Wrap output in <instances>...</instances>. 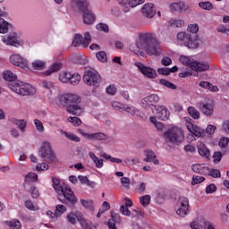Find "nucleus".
Instances as JSON below:
<instances>
[{
    "instance_id": "6e6d98bb",
    "label": "nucleus",
    "mask_w": 229,
    "mask_h": 229,
    "mask_svg": "<svg viewBox=\"0 0 229 229\" xmlns=\"http://www.w3.org/2000/svg\"><path fill=\"white\" fill-rule=\"evenodd\" d=\"M68 123H72V124H73V126H81V119H80L79 117L76 116H70L67 119Z\"/></svg>"
},
{
    "instance_id": "a18cd8bd",
    "label": "nucleus",
    "mask_w": 229,
    "mask_h": 229,
    "mask_svg": "<svg viewBox=\"0 0 229 229\" xmlns=\"http://www.w3.org/2000/svg\"><path fill=\"white\" fill-rule=\"evenodd\" d=\"M39 85L42 89H45V90H51V89L55 88L51 81H42Z\"/></svg>"
},
{
    "instance_id": "13d9d810",
    "label": "nucleus",
    "mask_w": 229,
    "mask_h": 229,
    "mask_svg": "<svg viewBox=\"0 0 229 229\" xmlns=\"http://www.w3.org/2000/svg\"><path fill=\"white\" fill-rule=\"evenodd\" d=\"M64 134L65 135L66 139H69L73 142H80V140H81V139H80V137H78L76 134L68 133L67 131H64Z\"/></svg>"
},
{
    "instance_id": "6e6552de",
    "label": "nucleus",
    "mask_w": 229,
    "mask_h": 229,
    "mask_svg": "<svg viewBox=\"0 0 229 229\" xmlns=\"http://www.w3.org/2000/svg\"><path fill=\"white\" fill-rule=\"evenodd\" d=\"M83 81L89 87L98 89L101 85V75L93 69H87L83 75Z\"/></svg>"
},
{
    "instance_id": "c9c22d12",
    "label": "nucleus",
    "mask_w": 229,
    "mask_h": 229,
    "mask_svg": "<svg viewBox=\"0 0 229 229\" xmlns=\"http://www.w3.org/2000/svg\"><path fill=\"white\" fill-rule=\"evenodd\" d=\"M177 38H178V40L182 42V44L187 46V44L189 42V38H191V35L187 34V32H179L177 34Z\"/></svg>"
},
{
    "instance_id": "864d4df0",
    "label": "nucleus",
    "mask_w": 229,
    "mask_h": 229,
    "mask_svg": "<svg viewBox=\"0 0 229 229\" xmlns=\"http://www.w3.org/2000/svg\"><path fill=\"white\" fill-rule=\"evenodd\" d=\"M206 173H208V176H212V178H221V172L217 169L208 168Z\"/></svg>"
},
{
    "instance_id": "4c0bfd02",
    "label": "nucleus",
    "mask_w": 229,
    "mask_h": 229,
    "mask_svg": "<svg viewBox=\"0 0 229 229\" xmlns=\"http://www.w3.org/2000/svg\"><path fill=\"white\" fill-rule=\"evenodd\" d=\"M78 179L81 182V185H88V187H92V185H94V182L89 180V177L85 175H79Z\"/></svg>"
},
{
    "instance_id": "cd10ccee",
    "label": "nucleus",
    "mask_w": 229,
    "mask_h": 229,
    "mask_svg": "<svg viewBox=\"0 0 229 229\" xmlns=\"http://www.w3.org/2000/svg\"><path fill=\"white\" fill-rule=\"evenodd\" d=\"M115 221L121 222V216L112 215V218L108 220L107 226L109 229H117L115 227Z\"/></svg>"
},
{
    "instance_id": "9d476101",
    "label": "nucleus",
    "mask_w": 229,
    "mask_h": 229,
    "mask_svg": "<svg viewBox=\"0 0 229 229\" xmlns=\"http://www.w3.org/2000/svg\"><path fill=\"white\" fill-rule=\"evenodd\" d=\"M179 208L176 210L177 216L180 217H185L187 212H189V199L187 197H181L177 203Z\"/></svg>"
},
{
    "instance_id": "de8ad7c7",
    "label": "nucleus",
    "mask_w": 229,
    "mask_h": 229,
    "mask_svg": "<svg viewBox=\"0 0 229 229\" xmlns=\"http://www.w3.org/2000/svg\"><path fill=\"white\" fill-rule=\"evenodd\" d=\"M7 44H9V46H14L15 47H17V46H21L19 39H17V37L15 36H9L7 38Z\"/></svg>"
},
{
    "instance_id": "e433bc0d",
    "label": "nucleus",
    "mask_w": 229,
    "mask_h": 229,
    "mask_svg": "<svg viewBox=\"0 0 229 229\" xmlns=\"http://www.w3.org/2000/svg\"><path fill=\"white\" fill-rule=\"evenodd\" d=\"M130 51L132 53H135V55H140V51H142V48L139 46V39L137 40L136 43H132L129 46Z\"/></svg>"
},
{
    "instance_id": "f03ea898",
    "label": "nucleus",
    "mask_w": 229,
    "mask_h": 229,
    "mask_svg": "<svg viewBox=\"0 0 229 229\" xmlns=\"http://www.w3.org/2000/svg\"><path fill=\"white\" fill-rule=\"evenodd\" d=\"M59 103L66 106V112L72 115H81L83 109L78 103H81V98L76 94L66 93L59 97Z\"/></svg>"
},
{
    "instance_id": "79ce46f5",
    "label": "nucleus",
    "mask_w": 229,
    "mask_h": 229,
    "mask_svg": "<svg viewBox=\"0 0 229 229\" xmlns=\"http://www.w3.org/2000/svg\"><path fill=\"white\" fill-rule=\"evenodd\" d=\"M199 6L202 10H206L208 12H210V10H213L214 8V4H212V3H210L209 1L199 3Z\"/></svg>"
},
{
    "instance_id": "0e129e2a",
    "label": "nucleus",
    "mask_w": 229,
    "mask_h": 229,
    "mask_svg": "<svg viewBox=\"0 0 229 229\" xmlns=\"http://www.w3.org/2000/svg\"><path fill=\"white\" fill-rule=\"evenodd\" d=\"M222 159H223V153L219 151H216L214 153L213 162H215V164H219V162H221Z\"/></svg>"
},
{
    "instance_id": "9b49d317",
    "label": "nucleus",
    "mask_w": 229,
    "mask_h": 229,
    "mask_svg": "<svg viewBox=\"0 0 229 229\" xmlns=\"http://www.w3.org/2000/svg\"><path fill=\"white\" fill-rule=\"evenodd\" d=\"M10 62L13 65L16 67H21V69H29L30 65L28 64V60L24 59L19 54H13L10 56Z\"/></svg>"
},
{
    "instance_id": "f3484780",
    "label": "nucleus",
    "mask_w": 229,
    "mask_h": 229,
    "mask_svg": "<svg viewBox=\"0 0 229 229\" xmlns=\"http://www.w3.org/2000/svg\"><path fill=\"white\" fill-rule=\"evenodd\" d=\"M199 108L202 114H204V115H207V117H211V115H214V106L211 104L200 103Z\"/></svg>"
},
{
    "instance_id": "7ed1b4c3",
    "label": "nucleus",
    "mask_w": 229,
    "mask_h": 229,
    "mask_svg": "<svg viewBox=\"0 0 229 229\" xmlns=\"http://www.w3.org/2000/svg\"><path fill=\"white\" fill-rule=\"evenodd\" d=\"M52 183L55 192H57L58 194L57 199H59V201H62V203H64V201H67L68 203H70V205H74L78 202V199H76V196L74 195L72 190L65 186V184L62 182L60 179L53 177ZM62 198H64V199L62 200Z\"/></svg>"
},
{
    "instance_id": "4d7b16f0",
    "label": "nucleus",
    "mask_w": 229,
    "mask_h": 229,
    "mask_svg": "<svg viewBox=\"0 0 229 229\" xmlns=\"http://www.w3.org/2000/svg\"><path fill=\"white\" fill-rule=\"evenodd\" d=\"M187 31H189V33L196 34L199 31V26L196 23L189 24L187 28Z\"/></svg>"
},
{
    "instance_id": "b1692460",
    "label": "nucleus",
    "mask_w": 229,
    "mask_h": 229,
    "mask_svg": "<svg viewBox=\"0 0 229 229\" xmlns=\"http://www.w3.org/2000/svg\"><path fill=\"white\" fill-rule=\"evenodd\" d=\"M145 156L147 158L144 159V162H151V160H153V164H155V165H158L159 161L158 159H156L157 155L155 152H153V150H145Z\"/></svg>"
},
{
    "instance_id": "20e7f679",
    "label": "nucleus",
    "mask_w": 229,
    "mask_h": 229,
    "mask_svg": "<svg viewBox=\"0 0 229 229\" xmlns=\"http://www.w3.org/2000/svg\"><path fill=\"white\" fill-rule=\"evenodd\" d=\"M74 4H77L80 12L82 13L84 24H92L96 21V15L92 10L89 9V1L87 0H72Z\"/></svg>"
},
{
    "instance_id": "680f3d73",
    "label": "nucleus",
    "mask_w": 229,
    "mask_h": 229,
    "mask_svg": "<svg viewBox=\"0 0 229 229\" xmlns=\"http://www.w3.org/2000/svg\"><path fill=\"white\" fill-rule=\"evenodd\" d=\"M202 182H205V177L199 176V175H193L191 185H198V183H202Z\"/></svg>"
},
{
    "instance_id": "e2e57ef3",
    "label": "nucleus",
    "mask_w": 229,
    "mask_h": 229,
    "mask_svg": "<svg viewBox=\"0 0 229 229\" xmlns=\"http://www.w3.org/2000/svg\"><path fill=\"white\" fill-rule=\"evenodd\" d=\"M216 31H218V33H223L224 35L229 36V26L219 25L216 28Z\"/></svg>"
},
{
    "instance_id": "0eeeda50",
    "label": "nucleus",
    "mask_w": 229,
    "mask_h": 229,
    "mask_svg": "<svg viewBox=\"0 0 229 229\" xmlns=\"http://www.w3.org/2000/svg\"><path fill=\"white\" fill-rule=\"evenodd\" d=\"M179 61L181 62V64H182V65L190 67L191 71H195L196 72H203L210 69V64H208V63H199L198 61H191L189 56L181 55Z\"/></svg>"
},
{
    "instance_id": "58836bf2",
    "label": "nucleus",
    "mask_w": 229,
    "mask_h": 229,
    "mask_svg": "<svg viewBox=\"0 0 229 229\" xmlns=\"http://www.w3.org/2000/svg\"><path fill=\"white\" fill-rule=\"evenodd\" d=\"M62 63H55L51 67L50 71L46 72V75L49 76V74H53V72H56V71H60L62 69Z\"/></svg>"
},
{
    "instance_id": "39448f33",
    "label": "nucleus",
    "mask_w": 229,
    "mask_h": 229,
    "mask_svg": "<svg viewBox=\"0 0 229 229\" xmlns=\"http://www.w3.org/2000/svg\"><path fill=\"white\" fill-rule=\"evenodd\" d=\"M9 89L19 96H33L36 89L31 84L18 81L8 84Z\"/></svg>"
},
{
    "instance_id": "69168bd1",
    "label": "nucleus",
    "mask_w": 229,
    "mask_h": 229,
    "mask_svg": "<svg viewBox=\"0 0 229 229\" xmlns=\"http://www.w3.org/2000/svg\"><path fill=\"white\" fill-rule=\"evenodd\" d=\"M173 28H182L185 26V21L183 20H175L171 23Z\"/></svg>"
},
{
    "instance_id": "c03bdc74",
    "label": "nucleus",
    "mask_w": 229,
    "mask_h": 229,
    "mask_svg": "<svg viewBox=\"0 0 229 229\" xmlns=\"http://www.w3.org/2000/svg\"><path fill=\"white\" fill-rule=\"evenodd\" d=\"M101 157L103 158H106V160H110V162H113L114 164H122L123 160L117 157H112V156H108L106 153H102Z\"/></svg>"
},
{
    "instance_id": "2f4dec72",
    "label": "nucleus",
    "mask_w": 229,
    "mask_h": 229,
    "mask_svg": "<svg viewBox=\"0 0 229 229\" xmlns=\"http://www.w3.org/2000/svg\"><path fill=\"white\" fill-rule=\"evenodd\" d=\"M72 73L70 72H62L59 74V81L61 83H69Z\"/></svg>"
},
{
    "instance_id": "423d86ee",
    "label": "nucleus",
    "mask_w": 229,
    "mask_h": 229,
    "mask_svg": "<svg viewBox=\"0 0 229 229\" xmlns=\"http://www.w3.org/2000/svg\"><path fill=\"white\" fill-rule=\"evenodd\" d=\"M164 137L166 142H170V144H182V142L185 140L183 131L177 126L167 129Z\"/></svg>"
},
{
    "instance_id": "09e8293b",
    "label": "nucleus",
    "mask_w": 229,
    "mask_h": 229,
    "mask_svg": "<svg viewBox=\"0 0 229 229\" xmlns=\"http://www.w3.org/2000/svg\"><path fill=\"white\" fill-rule=\"evenodd\" d=\"M90 42H92V36H90L89 32H86L84 34L82 47H89Z\"/></svg>"
},
{
    "instance_id": "49530a36",
    "label": "nucleus",
    "mask_w": 229,
    "mask_h": 229,
    "mask_svg": "<svg viewBox=\"0 0 229 229\" xmlns=\"http://www.w3.org/2000/svg\"><path fill=\"white\" fill-rule=\"evenodd\" d=\"M6 224L11 229H21V227L22 226L21 221L15 219L6 222Z\"/></svg>"
},
{
    "instance_id": "f8f14e48",
    "label": "nucleus",
    "mask_w": 229,
    "mask_h": 229,
    "mask_svg": "<svg viewBox=\"0 0 229 229\" xmlns=\"http://www.w3.org/2000/svg\"><path fill=\"white\" fill-rule=\"evenodd\" d=\"M40 157L41 158H46V157H49V158H55V152H53V148H51V143L45 141L40 148Z\"/></svg>"
},
{
    "instance_id": "2eb2a0df",
    "label": "nucleus",
    "mask_w": 229,
    "mask_h": 229,
    "mask_svg": "<svg viewBox=\"0 0 229 229\" xmlns=\"http://www.w3.org/2000/svg\"><path fill=\"white\" fill-rule=\"evenodd\" d=\"M80 133L82 137H85V139H88L89 140H106V134L102 132H96V133H86L83 132V131H80Z\"/></svg>"
},
{
    "instance_id": "8fccbe9b",
    "label": "nucleus",
    "mask_w": 229,
    "mask_h": 229,
    "mask_svg": "<svg viewBox=\"0 0 229 229\" xmlns=\"http://www.w3.org/2000/svg\"><path fill=\"white\" fill-rule=\"evenodd\" d=\"M81 203L82 207L88 208L89 210H92V208H94V201H92L91 199H81Z\"/></svg>"
},
{
    "instance_id": "052dcab7",
    "label": "nucleus",
    "mask_w": 229,
    "mask_h": 229,
    "mask_svg": "<svg viewBox=\"0 0 229 229\" xmlns=\"http://www.w3.org/2000/svg\"><path fill=\"white\" fill-rule=\"evenodd\" d=\"M228 143H229L228 137H222L218 142V146L223 149L228 147Z\"/></svg>"
},
{
    "instance_id": "37998d69",
    "label": "nucleus",
    "mask_w": 229,
    "mask_h": 229,
    "mask_svg": "<svg viewBox=\"0 0 229 229\" xmlns=\"http://www.w3.org/2000/svg\"><path fill=\"white\" fill-rule=\"evenodd\" d=\"M32 67L36 71H42L46 67V63L44 61L36 60L32 63Z\"/></svg>"
},
{
    "instance_id": "a211bd4d",
    "label": "nucleus",
    "mask_w": 229,
    "mask_h": 229,
    "mask_svg": "<svg viewBox=\"0 0 229 229\" xmlns=\"http://www.w3.org/2000/svg\"><path fill=\"white\" fill-rule=\"evenodd\" d=\"M198 152L200 157H203L204 158H208L210 157V149H208L207 145H205L203 142L198 143Z\"/></svg>"
},
{
    "instance_id": "a19ab883",
    "label": "nucleus",
    "mask_w": 229,
    "mask_h": 229,
    "mask_svg": "<svg viewBox=\"0 0 229 229\" xmlns=\"http://www.w3.org/2000/svg\"><path fill=\"white\" fill-rule=\"evenodd\" d=\"M188 114L192 117V119H199V111H198L194 106L188 107Z\"/></svg>"
},
{
    "instance_id": "bb28decb",
    "label": "nucleus",
    "mask_w": 229,
    "mask_h": 229,
    "mask_svg": "<svg viewBox=\"0 0 229 229\" xmlns=\"http://www.w3.org/2000/svg\"><path fill=\"white\" fill-rule=\"evenodd\" d=\"M191 170L194 173H199V174H206L207 171H208V166H201L199 164L192 165Z\"/></svg>"
},
{
    "instance_id": "774afa93",
    "label": "nucleus",
    "mask_w": 229,
    "mask_h": 229,
    "mask_svg": "<svg viewBox=\"0 0 229 229\" xmlns=\"http://www.w3.org/2000/svg\"><path fill=\"white\" fill-rule=\"evenodd\" d=\"M96 29L98 31H104L105 33H108V25L106 23H98L96 26Z\"/></svg>"
},
{
    "instance_id": "6ab92c4d",
    "label": "nucleus",
    "mask_w": 229,
    "mask_h": 229,
    "mask_svg": "<svg viewBox=\"0 0 229 229\" xmlns=\"http://www.w3.org/2000/svg\"><path fill=\"white\" fill-rule=\"evenodd\" d=\"M199 42H201V39H199V36H194L193 38L190 36L189 42L186 46L189 49H198L199 47Z\"/></svg>"
},
{
    "instance_id": "dca6fc26",
    "label": "nucleus",
    "mask_w": 229,
    "mask_h": 229,
    "mask_svg": "<svg viewBox=\"0 0 229 229\" xmlns=\"http://www.w3.org/2000/svg\"><path fill=\"white\" fill-rule=\"evenodd\" d=\"M158 101H160V97L157 94H151L141 100V106L142 108H148V106L144 105H149V103L151 105L153 103H158Z\"/></svg>"
},
{
    "instance_id": "4be33fe9",
    "label": "nucleus",
    "mask_w": 229,
    "mask_h": 229,
    "mask_svg": "<svg viewBox=\"0 0 229 229\" xmlns=\"http://www.w3.org/2000/svg\"><path fill=\"white\" fill-rule=\"evenodd\" d=\"M38 175L35 173H30L25 176L24 189H28L30 185H33V182H37Z\"/></svg>"
},
{
    "instance_id": "412c9836",
    "label": "nucleus",
    "mask_w": 229,
    "mask_h": 229,
    "mask_svg": "<svg viewBox=\"0 0 229 229\" xmlns=\"http://www.w3.org/2000/svg\"><path fill=\"white\" fill-rule=\"evenodd\" d=\"M186 128L191 135H194L195 137H201V131H199V128L196 125H194L191 122H186Z\"/></svg>"
},
{
    "instance_id": "393cba45",
    "label": "nucleus",
    "mask_w": 229,
    "mask_h": 229,
    "mask_svg": "<svg viewBox=\"0 0 229 229\" xmlns=\"http://www.w3.org/2000/svg\"><path fill=\"white\" fill-rule=\"evenodd\" d=\"M124 112L131 114L133 117H136V118L142 117L143 115L142 111L130 106L124 107Z\"/></svg>"
},
{
    "instance_id": "5701e85b",
    "label": "nucleus",
    "mask_w": 229,
    "mask_h": 229,
    "mask_svg": "<svg viewBox=\"0 0 229 229\" xmlns=\"http://www.w3.org/2000/svg\"><path fill=\"white\" fill-rule=\"evenodd\" d=\"M11 121L13 124H15L22 133L26 131V126L28 124V122H26V120H23V119L19 120V119L12 118Z\"/></svg>"
},
{
    "instance_id": "f704fd0d",
    "label": "nucleus",
    "mask_w": 229,
    "mask_h": 229,
    "mask_svg": "<svg viewBox=\"0 0 229 229\" xmlns=\"http://www.w3.org/2000/svg\"><path fill=\"white\" fill-rule=\"evenodd\" d=\"M72 46H73V47H79V46L83 47V36L81 34H75Z\"/></svg>"
},
{
    "instance_id": "1a4fd4ad",
    "label": "nucleus",
    "mask_w": 229,
    "mask_h": 229,
    "mask_svg": "<svg viewBox=\"0 0 229 229\" xmlns=\"http://www.w3.org/2000/svg\"><path fill=\"white\" fill-rule=\"evenodd\" d=\"M135 65L145 78L155 79L158 76L157 70L148 67L142 63H136Z\"/></svg>"
},
{
    "instance_id": "473e14b6",
    "label": "nucleus",
    "mask_w": 229,
    "mask_h": 229,
    "mask_svg": "<svg viewBox=\"0 0 229 229\" xmlns=\"http://www.w3.org/2000/svg\"><path fill=\"white\" fill-rule=\"evenodd\" d=\"M4 80H5V81H10L11 83H13V81L17 80V75H15L11 71H6L4 72Z\"/></svg>"
},
{
    "instance_id": "338daca9",
    "label": "nucleus",
    "mask_w": 229,
    "mask_h": 229,
    "mask_svg": "<svg viewBox=\"0 0 229 229\" xmlns=\"http://www.w3.org/2000/svg\"><path fill=\"white\" fill-rule=\"evenodd\" d=\"M24 205H25V208H28V210H31V211L38 210L37 207H35V204H33V201L31 200H26Z\"/></svg>"
},
{
    "instance_id": "f257e3e1",
    "label": "nucleus",
    "mask_w": 229,
    "mask_h": 229,
    "mask_svg": "<svg viewBox=\"0 0 229 229\" xmlns=\"http://www.w3.org/2000/svg\"><path fill=\"white\" fill-rule=\"evenodd\" d=\"M139 47L150 56H160L162 47L160 41L153 32H141L139 34Z\"/></svg>"
},
{
    "instance_id": "4468645a",
    "label": "nucleus",
    "mask_w": 229,
    "mask_h": 229,
    "mask_svg": "<svg viewBox=\"0 0 229 229\" xmlns=\"http://www.w3.org/2000/svg\"><path fill=\"white\" fill-rule=\"evenodd\" d=\"M141 13L148 19H153L157 14V8L153 4H146L141 9Z\"/></svg>"
},
{
    "instance_id": "603ef678",
    "label": "nucleus",
    "mask_w": 229,
    "mask_h": 229,
    "mask_svg": "<svg viewBox=\"0 0 229 229\" xmlns=\"http://www.w3.org/2000/svg\"><path fill=\"white\" fill-rule=\"evenodd\" d=\"M140 204L142 205V207H148V205H149V203H151V196L149 195H145L140 197Z\"/></svg>"
},
{
    "instance_id": "ddd939ff",
    "label": "nucleus",
    "mask_w": 229,
    "mask_h": 229,
    "mask_svg": "<svg viewBox=\"0 0 229 229\" xmlns=\"http://www.w3.org/2000/svg\"><path fill=\"white\" fill-rule=\"evenodd\" d=\"M153 114L159 121H167L169 119V110L165 106H157L153 111Z\"/></svg>"
},
{
    "instance_id": "ea45409f",
    "label": "nucleus",
    "mask_w": 229,
    "mask_h": 229,
    "mask_svg": "<svg viewBox=\"0 0 229 229\" xmlns=\"http://www.w3.org/2000/svg\"><path fill=\"white\" fill-rule=\"evenodd\" d=\"M160 85H164L165 87H166L167 89H171L172 90H176L177 87L175 84H174L173 82L165 80V79H161L159 81Z\"/></svg>"
},
{
    "instance_id": "72a5a7b5",
    "label": "nucleus",
    "mask_w": 229,
    "mask_h": 229,
    "mask_svg": "<svg viewBox=\"0 0 229 229\" xmlns=\"http://www.w3.org/2000/svg\"><path fill=\"white\" fill-rule=\"evenodd\" d=\"M80 81H81V76L79 75V73H72L68 83H70V85L76 86Z\"/></svg>"
},
{
    "instance_id": "aec40b11",
    "label": "nucleus",
    "mask_w": 229,
    "mask_h": 229,
    "mask_svg": "<svg viewBox=\"0 0 229 229\" xmlns=\"http://www.w3.org/2000/svg\"><path fill=\"white\" fill-rule=\"evenodd\" d=\"M173 12H179V13H182V12L187 11V5L185 2L174 3L170 6Z\"/></svg>"
},
{
    "instance_id": "c85d7f7f",
    "label": "nucleus",
    "mask_w": 229,
    "mask_h": 229,
    "mask_svg": "<svg viewBox=\"0 0 229 229\" xmlns=\"http://www.w3.org/2000/svg\"><path fill=\"white\" fill-rule=\"evenodd\" d=\"M89 158L93 160L96 167H98V169H101V167H103L104 165L103 159H98L96 154H94V152H89Z\"/></svg>"
},
{
    "instance_id": "5fc2aeb1",
    "label": "nucleus",
    "mask_w": 229,
    "mask_h": 229,
    "mask_svg": "<svg viewBox=\"0 0 229 229\" xmlns=\"http://www.w3.org/2000/svg\"><path fill=\"white\" fill-rule=\"evenodd\" d=\"M68 223H71V225H76V220L78 221V212L76 214L70 213L67 216Z\"/></svg>"
},
{
    "instance_id": "a878e982",
    "label": "nucleus",
    "mask_w": 229,
    "mask_h": 229,
    "mask_svg": "<svg viewBox=\"0 0 229 229\" xmlns=\"http://www.w3.org/2000/svg\"><path fill=\"white\" fill-rule=\"evenodd\" d=\"M144 0H122L121 4L123 6H131V8H135V6H139V4H143Z\"/></svg>"
},
{
    "instance_id": "c756f323",
    "label": "nucleus",
    "mask_w": 229,
    "mask_h": 229,
    "mask_svg": "<svg viewBox=\"0 0 229 229\" xmlns=\"http://www.w3.org/2000/svg\"><path fill=\"white\" fill-rule=\"evenodd\" d=\"M9 28H10V23L6 21L4 19L0 17V33L2 34L8 33Z\"/></svg>"
},
{
    "instance_id": "bf43d9fd",
    "label": "nucleus",
    "mask_w": 229,
    "mask_h": 229,
    "mask_svg": "<svg viewBox=\"0 0 229 229\" xmlns=\"http://www.w3.org/2000/svg\"><path fill=\"white\" fill-rule=\"evenodd\" d=\"M97 59L98 62H102L105 64L106 62V51H99L96 54Z\"/></svg>"
},
{
    "instance_id": "3c124183",
    "label": "nucleus",
    "mask_w": 229,
    "mask_h": 229,
    "mask_svg": "<svg viewBox=\"0 0 229 229\" xmlns=\"http://www.w3.org/2000/svg\"><path fill=\"white\" fill-rule=\"evenodd\" d=\"M29 187H30V192L31 194V198H33L34 199H37V198H38L40 196V192L38 191L37 187H35V185H33V184L29 185Z\"/></svg>"
},
{
    "instance_id": "7c9ffc66",
    "label": "nucleus",
    "mask_w": 229,
    "mask_h": 229,
    "mask_svg": "<svg viewBox=\"0 0 229 229\" xmlns=\"http://www.w3.org/2000/svg\"><path fill=\"white\" fill-rule=\"evenodd\" d=\"M77 217L81 228L85 229L90 225V223H89V220H87L81 213L78 212Z\"/></svg>"
}]
</instances>
